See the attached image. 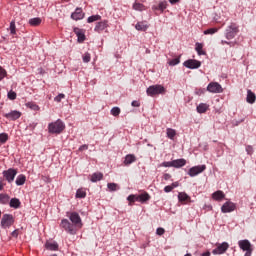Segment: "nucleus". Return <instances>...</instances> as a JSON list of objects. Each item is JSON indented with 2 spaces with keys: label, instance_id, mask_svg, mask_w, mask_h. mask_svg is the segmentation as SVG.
Returning a JSON list of instances; mask_svg holds the SVG:
<instances>
[{
  "label": "nucleus",
  "instance_id": "f03ea898",
  "mask_svg": "<svg viewBox=\"0 0 256 256\" xmlns=\"http://www.w3.org/2000/svg\"><path fill=\"white\" fill-rule=\"evenodd\" d=\"M49 133L59 135L65 130V123L61 119L56 120L48 125Z\"/></svg>",
  "mask_w": 256,
  "mask_h": 256
},
{
  "label": "nucleus",
  "instance_id": "4d7b16f0",
  "mask_svg": "<svg viewBox=\"0 0 256 256\" xmlns=\"http://www.w3.org/2000/svg\"><path fill=\"white\" fill-rule=\"evenodd\" d=\"M87 149H89V146L87 144H84L79 147V151H87Z\"/></svg>",
  "mask_w": 256,
  "mask_h": 256
},
{
  "label": "nucleus",
  "instance_id": "9d476101",
  "mask_svg": "<svg viewBox=\"0 0 256 256\" xmlns=\"http://www.w3.org/2000/svg\"><path fill=\"white\" fill-rule=\"evenodd\" d=\"M183 65L187 69H199V67H201V61H198L196 59H189V60H186L183 63Z\"/></svg>",
  "mask_w": 256,
  "mask_h": 256
},
{
  "label": "nucleus",
  "instance_id": "a18cd8bd",
  "mask_svg": "<svg viewBox=\"0 0 256 256\" xmlns=\"http://www.w3.org/2000/svg\"><path fill=\"white\" fill-rule=\"evenodd\" d=\"M8 99H10L11 101H15V99H17V93L13 91L8 92Z\"/></svg>",
  "mask_w": 256,
  "mask_h": 256
},
{
  "label": "nucleus",
  "instance_id": "f704fd0d",
  "mask_svg": "<svg viewBox=\"0 0 256 256\" xmlns=\"http://www.w3.org/2000/svg\"><path fill=\"white\" fill-rule=\"evenodd\" d=\"M110 113L111 115H113V117H119V115L121 114V109L119 107H113Z\"/></svg>",
  "mask_w": 256,
  "mask_h": 256
},
{
  "label": "nucleus",
  "instance_id": "f257e3e1",
  "mask_svg": "<svg viewBox=\"0 0 256 256\" xmlns=\"http://www.w3.org/2000/svg\"><path fill=\"white\" fill-rule=\"evenodd\" d=\"M68 219H62L60 227L64 229L69 235H77V231L83 227V222L81 221V216L77 212L67 213Z\"/></svg>",
  "mask_w": 256,
  "mask_h": 256
},
{
  "label": "nucleus",
  "instance_id": "37998d69",
  "mask_svg": "<svg viewBox=\"0 0 256 256\" xmlns=\"http://www.w3.org/2000/svg\"><path fill=\"white\" fill-rule=\"evenodd\" d=\"M10 33H11V35H15V33H17L16 26H15V21L10 22Z\"/></svg>",
  "mask_w": 256,
  "mask_h": 256
},
{
  "label": "nucleus",
  "instance_id": "052dcab7",
  "mask_svg": "<svg viewBox=\"0 0 256 256\" xmlns=\"http://www.w3.org/2000/svg\"><path fill=\"white\" fill-rule=\"evenodd\" d=\"M12 237H18L19 236V233L17 232V230H14L12 233H11Z\"/></svg>",
  "mask_w": 256,
  "mask_h": 256
},
{
  "label": "nucleus",
  "instance_id": "f3484780",
  "mask_svg": "<svg viewBox=\"0 0 256 256\" xmlns=\"http://www.w3.org/2000/svg\"><path fill=\"white\" fill-rule=\"evenodd\" d=\"M74 33L78 38V43H83L85 41V32L82 29L74 28Z\"/></svg>",
  "mask_w": 256,
  "mask_h": 256
},
{
  "label": "nucleus",
  "instance_id": "5fc2aeb1",
  "mask_svg": "<svg viewBox=\"0 0 256 256\" xmlns=\"http://www.w3.org/2000/svg\"><path fill=\"white\" fill-rule=\"evenodd\" d=\"M131 105L132 107H141V103L137 100L132 101Z\"/></svg>",
  "mask_w": 256,
  "mask_h": 256
},
{
  "label": "nucleus",
  "instance_id": "bb28decb",
  "mask_svg": "<svg viewBox=\"0 0 256 256\" xmlns=\"http://www.w3.org/2000/svg\"><path fill=\"white\" fill-rule=\"evenodd\" d=\"M149 199H150V196L147 192L138 195L139 203H145V201H149Z\"/></svg>",
  "mask_w": 256,
  "mask_h": 256
},
{
  "label": "nucleus",
  "instance_id": "8fccbe9b",
  "mask_svg": "<svg viewBox=\"0 0 256 256\" xmlns=\"http://www.w3.org/2000/svg\"><path fill=\"white\" fill-rule=\"evenodd\" d=\"M221 45H230V47H235V42H229V41L222 40Z\"/></svg>",
  "mask_w": 256,
  "mask_h": 256
},
{
  "label": "nucleus",
  "instance_id": "e2e57ef3",
  "mask_svg": "<svg viewBox=\"0 0 256 256\" xmlns=\"http://www.w3.org/2000/svg\"><path fill=\"white\" fill-rule=\"evenodd\" d=\"M170 186L173 187V189H175V187H179V183L178 182H174Z\"/></svg>",
  "mask_w": 256,
  "mask_h": 256
},
{
  "label": "nucleus",
  "instance_id": "2eb2a0df",
  "mask_svg": "<svg viewBox=\"0 0 256 256\" xmlns=\"http://www.w3.org/2000/svg\"><path fill=\"white\" fill-rule=\"evenodd\" d=\"M45 248L48 251H59V244L56 241H47L45 243Z\"/></svg>",
  "mask_w": 256,
  "mask_h": 256
},
{
  "label": "nucleus",
  "instance_id": "b1692460",
  "mask_svg": "<svg viewBox=\"0 0 256 256\" xmlns=\"http://www.w3.org/2000/svg\"><path fill=\"white\" fill-rule=\"evenodd\" d=\"M135 29L137 31H147V29H149V25H147L145 22H138L135 25Z\"/></svg>",
  "mask_w": 256,
  "mask_h": 256
},
{
  "label": "nucleus",
  "instance_id": "680f3d73",
  "mask_svg": "<svg viewBox=\"0 0 256 256\" xmlns=\"http://www.w3.org/2000/svg\"><path fill=\"white\" fill-rule=\"evenodd\" d=\"M251 255H253V250L246 251V253L244 254V256H251Z\"/></svg>",
  "mask_w": 256,
  "mask_h": 256
},
{
  "label": "nucleus",
  "instance_id": "ddd939ff",
  "mask_svg": "<svg viewBox=\"0 0 256 256\" xmlns=\"http://www.w3.org/2000/svg\"><path fill=\"white\" fill-rule=\"evenodd\" d=\"M85 17V13H83V9L76 8L75 12L71 14V18L74 19V21H81Z\"/></svg>",
  "mask_w": 256,
  "mask_h": 256
},
{
  "label": "nucleus",
  "instance_id": "1a4fd4ad",
  "mask_svg": "<svg viewBox=\"0 0 256 256\" xmlns=\"http://www.w3.org/2000/svg\"><path fill=\"white\" fill-rule=\"evenodd\" d=\"M207 91H209V93H223V87L217 82H211L207 86Z\"/></svg>",
  "mask_w": 256,
  "mask_h": 256
},
{
  "label": "nucleus",
  "instance_id": "ea45409f",
  "mask_svg": "<svg viewBox=\"0 0 256 256\" xmlns=\"http://www.w3.org/2000/svg\"><path fill=\"white\" fill-rule=\"evenodd\" d=\"M133 9H135V11H143L145 6L141 3H134Z\"/></svg>",
  "mask_w": 256,
  "mask_h": 256
},
{
  "label": "nucleus",
  "instance_id": "20e7f679",
  "mask_svg": "<svg viewBox=\"0 0 256 256\" xmlns=\"http://www.w3.org/2000/svg\"><path fill=\"white\" fill-rule=\"evenodd\" d=\"M147 95L149 97H155V95H163L165 93V87L163 85H152L146 90Z\"/></svg>",
  "mask_w": 256,
  "mask_h": 256
},
{
  "label": "nucleus",
  "instance_id": "5701e85b",
  "mask_svg": "<svg viewBox=\"0 0 256 256\" xmlns=\"http://www.w3.org/2000/svg\"><path fill=\"white\" fill-rule=\"evenodd\" d=\"M101 179H103V173L95 172L92 174L90 181L97 183V181H101Z\"/></svg>",
  "mask_w": 256,
  "mask_h": 256
},
{
  "label": "nucleus",
  "instance_id": "49530a36",
  "mask_svg": "<svg viewBox=\"0 0 256 256\" xmlns=\"http://www.w3.org/2000/svg\"><path fill=\"white\" fill-rule=\"evenodd\" d=\"M62 99H65V94L60 93L54 98V101H56V103H61Z\"/></svg>",
  "mask_w": 256,
  "mask_h": 256
},
{
  "label": "nucleus",
  "instance_id": "6ab92c4d",
  "mask_svg": "<svg viewBox=\"0 0 256 256\" xmlns=\"http://www.w3.org/2000/svg\"><path fill=\"white\" fill-rule=\"evenodd\" d=\"M107 29V21L98 22L94 28V31L97 33H101V31H105Z\"/></svg>",
  "mask_w": 256,
  "mask_h": 256
},
{
  "label": "nucleus",
  "instance_id": "13d9d810",
  "mask_svg": "<svg viewBox=\"0 0 256 256\" xmlns=\"http://www.w3.org/2000/svg\"><path fill=\"white\" fill-rule=\"evenodd\" d=\"M156 233H157V235H163L165 233V229L157 228Z\"/></svg>",
  "mask_w": 256,
  "mask_h": 256
},
{
  "label": "nucleus",
  "instance_id": "338daca9",
  "mask_svg": "<svg viewBox=\"0 0 256 256\" xmlns=\"http://www.w3.org/2000/svg\"><path fill=\"white\" fill-rule=\"evenodd\" d=\"M0 191H3V183L0 182Z\"/></svg>",
  "mask_w": 256,
  "mask_h": 256
},
{
  "label": "nucleus",
  "instance_id": "4c0bfd02",
  "mask_svg": "<svg viewBox=\"0 0 256 256\" xmlns=\"http://www.w3.org/2000/svg\"><path fill=\"white\" fill-rule=\"evenodd\" d=\"M101 19L100 15H92L88 17L87 22L88 23H94V21H99Z\"/></svg>",
  "mask_w": 256,
  "mask_h": 256
},
{
  "label": "nucleus",
  "instance_id": "864d4df0",
  "mask_svg": "<svg viewBox=\"0 0 256 256\" xmlns=\"http://www.w3.org/2000/svg\"><path fill=\"white\" fill-rule=\"evenodd\" d=\"M164 191H165V193H171L173 191V186L168 185V186L164 187Z\"/></svg>",
  "mask_w": 256,
  "mask_h": 256
},
{
  "label": "nucleus",
  "instance_id": "6e6d98bb",
  "mask_svg": "<svg viewBox=\"0 0 256 256\" xmlns=\"http://www.w3.org/2000/svg\"><path fill=\"white\" fill-rule=\"evenodd\" d=\"M203 93H205V89H201V88H200V89H196V90H195V94H196V95H203Z\"/></svg>",
  "mask_w": 256,
  "mask_h": 256
},
{
  "label": "nucleus",
  "instance_id": "39448f33",
  "mask_svg": "<svg viewBox=\"0 0 256 256\" xmlns=\"http://www.w3.org/2000/svg\"><path fill=\"white\" fill-rule=\"evenodd\" d=\"M15 223V219L13 218V215L11 214H4L1 219V227L2 229H9L11 225Z\"/></svg>",
  "mask_w": 256,
  "mask_h": 256
},
{
  "label": "nucleus",
  "instance_id": "a19ab883",
  "mask_svg": "<svg viewBox=\"0 0 256 256\" xmlns=\"http://www.w3.org/2000/svg\"><path fill=\"white\" fill-rule=\"evenodd\" d=\"M7 77V70L0 66V81H3Z\"/></svg>",
  "mask_w": 256,
  "mask_h": 256
},
{
  "label": "nucleus",
  "instance_id": "a878e982",
  "mask_svg": "<svg viewBox=\"0 0 256 256\" xmlns=\"http://www.w3.org/2000/svg\"><path fill=\"white\" fill-rule=\"evenodd\" d=\"M25 181H27V177H25V175L20 174L19 176H17L16 178V185L21 186V185H25Z\"/></svg>",
  "mask_w": 256,
  "mask_h": 256
},
{
  "label": "nucleus",
  "instance_id": "c03bdc74",
  "mask_svg": "<svg viewBox=\"0 0 256 256\" xmlns=\"http://www.w3.org/2000/svg\"><path fill=\"white\" fill-rule=\"evenodd\" d=\"M8 139H9V136L6 133L0 134V143H7Z\"/></svg>",
  "mask_w": 256,
  "mask_h": 256
},
{
  "label": "nucleus",
  "instance_id": "0eeeda50",
  "mask_svg": "<svg viewBox=\"0 0 256 256\" xmlns=\"http://www.w3.org/2000/svg\"><path fill=\"white\" fill-rule=\"evenodd\" d=\"M2 174H3V177L6 179V181H8V183H13L17 175V170L13 168H9L8 170H4Z\"/></svg>",
  "mask_w": 256,
  "mask_h": 256
},
{
  "label": "nucleus",
  "instance_id": "393cba45",
  "mask_svg": "<svg viewBox=\"0 0 256 256\" xmlns=\"http://www.w3.org/2000/svg\"><path fill=\"white\" fill-rule=\"evenodd\" d=\"M10 207H12V209H19V207H21V201L18 198H12L10 200Z\"/></svg>",
  "mask_w": 256,
  "mask_h": 256
},
{
  "label": "nucleus",
  "instance_id": "c9c22d12",
  "mask_svg": "<svg viewBox=\"0 0 256 256\" xmlns=\"http://www.w3.org/2000/svg\"><path fill=\"white\" fill-rule=\"evenodd\" d=\"M127 201H129L131 205V203H135V201H139V195L131 194L127 197Z\"/></svg>",
  "mask_w": 256,
  "mask_h": 256
},
{
  "label": "nucleus",
  "instance_id": "aec40b11",
  "mask_svg": "<svg viewBox=\"0 0 256 256\" xmlns=\"http://www.w3.org/2000/svg\"><path fill=\"white\" fill-rule=\"evenodd\" d=\"M246 101H247V103H250V105H253V103H255L256 96H255V93H253V91H251V90L247 91Z\"/></svg>",
  "mask_w": 256,
  "mask_h": 256
},
{
  "label": "nucleus",
  "instance_id": "4468645a",
  "mask_svg": "<svg viewBox=\"0 0 256 256\" xmlns=\"http://www.w3.org/2000/svg\"><path fill=\"white\" fill-rule=\"evenodd\" d=\"M4 117H6V119H10L11 121H16V119H19V117H21V112L13 110L9 113L4 114Z\"/></svg>",
  "mask_w": 256,
  "mask_h": 256
},
{
  "label": "nucleus",
  "instance_id": "603ef678",
  "mask_svg": "<svg viewBox=\"0 0 256 256\" xmlns=\"http://www.w3.org/2000/svg\"><path fill=\"white\" fill-rule=\"evenodd\" d=\"M160 167H173V161L163 162Z\"/></svg>",
  "mask_w": 256,
  "mask_h": 256
},
{
  "label": "nucleus",
  "instance_id": "9b49d317",
  "mask_svg": "<svg viewBox=\"0 0 256 256\" xmlns=\"http://www.w3.org/2000/svg\"><path fill=\"white\" fill-rule=\"evenodd\" d=\"M238 246L242 251H253V245L247 239L238 241Z\"/></svg>",
  "mask_w": 256,
  "mask_h": 256
},
{
  "label": "nucleus",
  "instance_id": "774afa93",
  "mask_svg": "<svg viewBox=\"0 0 256 256\" xmlns=\"http://www.w3.org/2000/svg\"><path fill=\"white\" fill-rule=\"evenodd\" d=\"M146 53H150V51L147 49V50H146Z\"/></svg>",
  "mask_w": 256,
  "mask_h": 256
},
{
  "label": "nucleus",
  "instance_id": "0e129e2a",
  "mask_svg": "<svg viewBox=\"0 0 256 256\" xmlns=\"http://www.w3.org/2000/svg\"><path fill=\"white\" fill-rule=\"evenodd\" d=\"M201 256H211V252H209V251L204 252V253H202V255H201Z\"/></svg>",
  "mask_w": 256,
  "mask_h": 256
},
{
  "label": "nucleus",
  "instance_id": "cd10ccee",
  "mask_svg": "<svg viewBox=\"0 0 256 256\" xmlns=\"http://www.w3.org/2000/svg\"><path fill=\"white\" fill-rule=\"evenodd\" d=\"M196 109L199 113H206L207 109H209V105L205 103H200Z\"/></svg>",
  "mask_w": 256,
  "mask_h": 256
},
{
  "label": "nucleus",
  "instance_id": "69168bd1",
  "mask_svg": "<svg viewBox=\"0 0 256 256\" xmlns=\"http://www.w3.org/2000/svg\"><path fill=\"white\" fill-rule=\"evenodd\" d=\"M169 2L171 3V5H175V3H178L179 0H169Z\"/></svg>",
  "mask_w": 256,
  "mask_h": 256
},
{
  "label": "nucleus",
  "instance_id": "c85d7f7f",
  "mask_svg": "<svg viewBox=\"0 0 256 256\" xmlns=\"http://www.w3.org/2000/svg\"><path fill=\"white\" fill-rule=\"evenodd\" d=\"M29 24L32 25V27H37L38 25H41V18L39 17L31 18L29 20Z\"/></svg>",
  "mask_w": 256,
  "mask_h": 256
},
{
  "label": "nucleus",
  "instance_id": "6e6552de",
  "mask_svg": "<svg viewBox=\"0 0 256 256\" xmlns=\"http://www.w3.org/2000/svg\"><path fill=\"white\" fill-rule=\"evenodd\" d=\"M229 249V243L223 242L221 244H218L217 247L212 250L213 255H223Z\"/></svg>",
  "mask_w": 256,
  "mask_h": 256
},
{
  "label": "nucleus",
  "instance_id": "bf43d9fd",
  "mask_svg": "<svg viewBox=\"0 0 256 256\" xmlns=\"http://www.w3.org/2000/svg\"><path fill=\"white\" fill-rule=\"evenodd\" d=\"M163 178L165 181H169V179H171V176H170V174L166 173V174H164Z\"/></svg>",
  "mask_w": 256,
  "mask_h": 256
},
{
  "label": "nucleus",
  "instance_id": "3c124183",
  "mask_svg": "<svg viewBox=\"0 0 256 256\" xmlns=\"http://www.w3.org/2000/svg\"><path fill=\"white\" fill-rule=\"evenodd\" d=\"M246 153L248 155H253V146L251 145L246 146Z\"/></svg>",
  "mask_w": 256,
  "mask_h": 256
},
{
  "label": "nucleus",
  "instance_id": "79ce46f5",
  "mask_svg": "<svg viewBox=\"0 0 256 256\" xmlns=\"http://www.w3.org/2000/svg\"><path fill=\"white\" fill-rule=\"evenodd\" d=\"M107 187L109 191H117V189H119V186L115 183H108Z\"/></svg>",
  "mask_w": 256,
  "mask_h": 256
},
{
  "label": "nucleus",
  "instance_id": "4be33fe9",
  "mask_svg": "<svg viewBox=\"0 0 256 256\" xmlns=\"http://www.w3.org/2000/svg\"><path fill=\"white\" fill-rule=\"evenodd\" d=\"M137 161V158L133 154H128L125 157L124 165H131V163H135Z\"/></svg>",
  "mask_w": 256,
  "mask_h": 256
},
{
  "label": "nucleus",
  "instance_id": "2f4dec72",
  "mask_svg": "<svg viewBox=\"0 0 256 256\" xmlns=\"http://www.w3.org/2000/svg\"><path fill=\"white\" fill-rule=\"evenodd\" d=\"M166 133H167V138L168 139H174L175 135H177V132L174 129H172V128H168L166 130Z\"/></svg>",
  "mask_w": 256,
  "mask_h": 256
},
{
  "label": "nucleus",
  "instance_id": "7c9ffc66",
  "mask_svg": "<svg viewBox=\"0 0 256 256\" xmlns=\"http://www.w3.org/2000/svg\"><path fill=\"white\" fill-rule=\"evenodd\" d=\"M195 50L197 51L198 55H205V51H203V44L197 42L195 44Z\"/></svg>",
  "mask_w": 256,
  "mask_h": 256
},
{
  "label": "nucleus",
  "instance_id": "c756f323",
  "mask_svg": "<svg viewBox=\"0 0 256 256\" xmlns=\"http://www.w3.org/2000/svg\"><path fill=\"white\" fill-rule=\"evenodd\" d=\"M85 197H87V193L85 192V190L83 189H78L76 191V198L77 199H85Z\"/></svg>",
  "mask_w": 256,
  "mask_h": 256
},
{
  "label": "nucleus",
  "instance_id": "09e8293b",
  "mask_svg": "<svg viewBox=\"0 0 256 256\" xmlns=\"http://www.w3.org/2000/svg\"><path fill=\"white\" fill-rule=\"evenodd\" d=\"M89 61H91V54H89V52H86L83 56V62L89 63Z\"/></svg>",
  "mask_w": 256,
  "mask_h": 256
},
{
  "label": "nucleus",
  "instance_id": "7ed1b4c3",
  "mask_svg": "<svg viewBox=\"0 0 256 256\" xmlns=\"http://www.w3.org/2000/svg\"><path fill=\"white\" fill-rule=\"evenodd\" d=\"M237 33H239V26L235 23H231L225 30V38L228 41H231V39H235L237 37Z\"/></svg>",
  "mask_w": 256,
  "mask_h": 256
},
{
  "label": "nucleus",
  "instance_id": "412c9836",
  "mask_svg": "<svg viewBox=\"0 0 256 256\" xmlns=\"http://www.w3.org/2000/svg\"><path fill=\"white\" fill-rule=\"evenodd\" d=\"M212 198L214 201H221V199H225V193H223L221 190H218L212 194Z\"/></svg>",
  "mask_w": 256,
  "mask_h": 256
},
{
  "label": "nucleus",
  "instance_id": "f8f14e48",
  "mask_svg": "<svg viewBox=\"0 0 256 256\" xmlns=\"http://www.w3.org/2000/svg\"><path fill=\"white\" fill-rule=\"evenodd\" d=\"M236 207L237 206H235V203L228 201L222 205L221 211L222 213H232V211H234Z\"/></svg>",
  "mask_w": 256,
  "mask_h": 256
},
{
  "label": "nucleus",
  "instance_id": "473e14b6",
  "mask_svg": "<svg viewBox=\"0 0 256 256\" xmlns=\"http://www.w3.org/2000/svg\"><path fill=\"white\" fill-rule=\"evenodd\" d=\"M0 203H2L3 205H7V203H9V195L0 194Z\"/></svg>",
  "mask_w": 256,
  "mask_h": 256
},
{
  "label": "nucleus",
  "instance_id": "de8ad7c7",
  "mask_svg": "<svg viewBox=\"0 0 256 256\" xmlns=\"http://www.w3.org/2000/svg\"><path fill=\"white\" fill-rule=\"evenodd\" d=\"M156 9H159L160 11H165V9H167V3L160 2L158 7H156Z\"/></svg>",
  "mask_w": 256,
  "mask_h": 256
},
{
  "label": "nucleus",
  "instance_id": "423d86ee",
  "mask_svg": "<svg viewBox=\"0 0 256 256\" xmlns=\"http://www.w3.org/2000/svg\"><path fill=\"white\" fill-rule=\"evenodd\" d=\"M205 169H207V166L205 164L193 166L192 168L189 169L188 175L189 177H197V175L203 173Z\"/></svg>",
  "mask_w": 256,
  "mask_h": 256
},
{
  "label": "nucleus",
  "instance_id": "a211bd4d",
  "mask_svg": "<svg viewBox=\"0 0 256 256\" xmlns=\"http://www.w3.org/2000/svg\"><path fill=\"white\" fill-rule=\"evenodd\" d=\"M178 201L184 204L189 203V201H191V197H189V195H187L185 192H180L178 194Z\"/></svg>",
  "mask_w": 256,
  "mask_h": 256
},
{
  "label": "nucleus",
  "instance_id": "e433bc0d",
  "mask_svg": "<svg viewBox=\"0 0 256 256\" xmlns=\"http://www.w3.org/2000/svg\"><path fill=\"white\" fill-rule=\"evenodd\" d=\"M179 63H181V58L178 57V58H174L172 60H170L168 62V64L170 65V67H175V65H179Z\"/></svg>",
  "mask_w": 256,
  "mask_h": 256
},
{
  "label": "nucleus",
  "instance_id": "72a5a7b5",
  "mask_svg": "<svg viewBox=\"0 0 256 256\" xmlns=\"http://www.w3.org/2000/svg\"><path fill=\"white\" fill-rule=\"evenodd\" d=\"M26 107L32 109V111H39V105L35 104L34 102L26 103Z\"/></svg>",
  "mask_w": 256,
  "mask_h": 256
},
{
  "label": "nucleus",
  "instance_id": "dca6fc26",
  "mask_svg": "<svg viewBox=\"0 0 256 256\" xmlns=\"http://www.w3.org/2000/svg\"><path fill=\"white\" fill-rule=\"evenodd\" d=\"M172 165L175 169H181V167H185V165H187V160L183 158L172 160Z\"/></svg>",
  "mask_w": 256,
  "mask_h": 256
},
{
  "label": "nucleus",
  "instance_id": "58836bf2",
  "mask_svg": "<svg viewBox=\"0 0 256 256\" xmlns=\"http://www.w3.org/2000/svg\"><path fill=\"white\" fill-rule=\"evenodd\" d=\"M217 31H219V29L209 28V29L204 31V35H215V33H217Z\"/></svg>",
  "mask_w": 256,
  "mask_h": 256
}]
</instances>
